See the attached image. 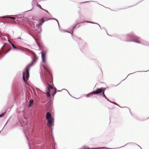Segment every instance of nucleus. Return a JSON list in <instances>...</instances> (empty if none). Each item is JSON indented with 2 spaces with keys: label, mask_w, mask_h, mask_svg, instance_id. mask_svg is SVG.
I'll return each instance as SVG.
<instances>
[{
  "label": "nucleus",
  "mask_w": 149,
  "mask_h": 149,
  "mask_svg": "<svg viewBox=\"0 0 149 149\" xmlns=\"http://www.w3.org/2000/svg\"><path fill=\"white\" fill-rule=\"evenodd\" d=\"M47 86L46 90V92L47 94V96L49 97L50 96V90H53L54 91L53 93L52 94L53 96H54L56 92V88H53V87L48 83H47Z\"/></svg>",
  "instance_id": "f257e3e1"
},
{
  "label": "nucleus",
  "mask_w": 149,
  "mask_h": 149,
  "mask_svg": "<svg viewBox=\"0 0 149 149\" xmlns=\"http://www.w3.org/2000/svg\"><path fill=\"white\" fill-rule=\"evenodd\" d=\"M46 119L47 120V123L50 127L54 125V119L52 117V115L49 112L47 113Z\"/></svg>",
  "instance_id": "f03ea898"
},
{
  "label": "nucleus",
  "mask_w": 149,
  "mask_h": 149,
  "mask_svg": "<svg viewBox=\"0 0 149 149\" xmlns=\"http://www.w3.org/2000/svg\"><path fill=\"white\" fill-rule=\"evenodd\" d=\"M33 65V63H31L26 68V80H27L29 77V70L31 67Z\"/></svg>",
  "instance_id": "7ed1b4c3"
},
{
  "label": "nucleus",
  "mask_w": 149,
  "mask_h": 149,
  "mask_svg": "<svg viewBox=\"0 0 149 149\" xmlns=\"http://www.w3.org/2000/svg\"><path fill=\"white\" fill-rule=\"evenodd\" d=\"M102 88H97V90L93 91L92 93H90L88 95H92V94L97 95L101 93L102 91Z\"/></svg>",
  "instance_id": "20e7f679"
},
{
  "label": "nucleus",
  "mask_w": 149,
  "mask_h": 149,
  "mask_svg": "<svg viewBox=\"0 0 149 149\" xmlns=\"http://www.w3.org/2000/svg\"><path fill=\"white\" fill-rule=\"evenodd\" d=\"M42 54V61L43 62L45 63V62L46 55L45 53L42 52L41 53Z\"/></svg>",
  "instance_id": "39448f33"
},
{
  "label": "nucleus",
  "mask_w": 149,
  "mask_h": 149,
  "mask_svg": "<svg viewBox=\"0 0 149 149\" xmlns=\"http://www.w3.org/2000/svg\"><path fill=\"white\" fill-rule=\"evenodd\" d=\"M45 21L43 18H41L39 20V22L40 25H42V24Z\"/></svg>",
  "instance_id": "423d86ee"
},
{
  "label": "nucleus",
  "mask_w": 149,
  "mask_h": 149,
  "mask_svg": "<svg viewBox=\"0 0 149 149\" xmlns=\"http://www.w3.org/2000/svg\"><path fill=\"white\" fill-rule=\"evenodd\" d=\"M104 148L103 147V148H90L88 147L84 146L83 147L81 148L80 149H99V148Z\"/></svg>",
  "instance_id": "0eeeda50"
},
{
  "label": "nucleus",
  "mask_w": 149,
  "mask_h": 149,
  "mask_svg": "<svg viewBox=\"0 0 149 149\" xmlns=\"http://www.w3.org/2000/svg\"><path fill=\"white\" fill-rule=\"evenodd\" d=\"M33 100H31L29 102V107H30L33 104Z\"/></svg>",
  "instance_id": "6e6552de"
},
{
  "label": "nucleus",
  "mask_w": 149,
  "mask_h": 149,
  "mask_svg": "<svg viewBox=\"0 0 149 149\" xmlns=\"http://www.w3.org/2000/svg\"><path fill=\"white\" fill-rule=\"evenodd\" d=\"M10 43H11V44L12 46L13 47L14 49H19L17 47H16L12 43L10 42Z\"/></svg>",
  "instance_id": "1a4fd4ad"
},
{
  "label": "nucleus",
  "mask_w": 149,
  "mask_h": 149,
  "mask_svg": "<svg viewBox=\"0 0 149 149\" xmlns=\"http://www.w3.org/2000/svg\"><path fill=\"white\" fill-rule=\"evenodd\" d=\"M25 72H24L23 73V80L25 81H27V80L25 79L24 75H25Z\"/></svg>",
  "instance_id": "9d476101"
},
{
  "label": "nucleus",
  "mask_w": 149,
  "mask_h": 149,
  "mask_svg": "<svg viewBox=\"0 0 149 149\" xmlns=\"http://www.w3.org/2000/svg\"><path fill=\"white\" fill-rule=\"evenodd\" d=\"M102 94H103V95L104 97L107 100H109L107 99L106 97L105 96V95L104 94V91L102 92Z\"/></svg>",
  "instance_id": "9b49d317"
},
{
  "label": "nucleus",
  "mask_w": 149,
  "mask_h": 149,
  "mask_svg": "<svg viewBox=\"0 0 149 149\" xmlns=\"http://www.w3.org/2000/svg\"><path fill=\"white\" fill-rule=\"evenodd\" d=\"M11 49H12L11 47H10L8 50H7L6 51H5V53H7L9 51H10Z\"/></svg>",
  "instance_id": "f8f14e48"
},
{
  "label": "nucleus",
  "mask_w": 149,
  "mask_h": 149,
  "mask_svg": "<svg viewBox=\"0 0 149 149\" xmlns=\"http://www.w3.org/2000/svg\"><path fill=\"white\" fill-rule=\"evenodd\" d=\"M7 18H10L13 19H15V18L14 17H7Z\"/></svg>",
  "instance_id": "ddd939ff"
},
{
  "label": "nucleus",
  "mask_w": 149,
  "mask_h": 149,
  "mask_svg": "<svg viewBox=\"0 0 149 149\" xmlns=\"http://www.w3.org/2000/svg\"><path fill=\"white\" fill-rule=\"evenodd\" d=\"M5 113H2V114H1V115H0V118L1 117H2L3 116H4V115Z\"/></svg>",
  "instance_id": "4468645a"
},
{
  "label": "nucleus",
  "mask_w": 149,
  "mask_h": 149,
  "mask_svg": "<svg viewBox=\"0 0 149 149\" xmlns=\"http://www.w3.org/2000/svg\"><path fill=\"white\" fill-rule=\"evenodd\" d=\"M135 42H137L138 43H140V42L138 40H136L134 41Z\"/></svg>",
  "instance_id": "2eb2a0df"
},
{
  "label": "nucleus",
  "mask_w": 149,
  "mask_h": 149,
  "mask_svg": "<svg viewBox=\"0 0 149 149\" xmlns=\"http://www.w3.org/2000/svg\"><path fill=\"white\" fill-rule=\"evenodd\" d=\"M43 67H44V68H45L46 69L47 71L49 73V74H50V73L49 71L47 69H46L45 66H44Z\"/></svg>",
  "instance_id": "dca6fc26"
},
{
  "label": "nucleus",
  "mask_w": 149,
  "mask_h": 149,
  "mask_svg": "<svg viewBox=\"0 0 149 149\" xmlns=\"http://www.w3.org/2000/svg\"><path fill=\"white\" fill-rule=\"evenodd\" d=\"M40 8H41V9H42V10H45V11H46V12H47V13L48 12V11H47V10H45L43 8H42L41 7V6H40Z\"/></svg>",
  "instance_id": "f3484780"
},
{
  "label": "nucleus",
  "mask_w": 149,
  "mask_h": 149,
  "mask_svg": "<svg viewBox=\"0 0 149 149\" xmlns=\"http://www.w3.org/2000/svg\"><path fill=\"white\" fill-rule=\"evenodd\" d=\"M26 51H29V52H31L29 50L27 49H26Z\"/></svg>",
  "instance_id": "a211bd4d"
},
{
  "label": "nucleus",
  "mask_w": 149,
  "mask_h": 149,
  "mask_svg": "<svg viewBox=\"0 0 149 149\" xmlns=\"http://www.w3.org/2000/svg\"><path fill=\"white\" fill-rule=\"evenodd\" d=\"M4 18H6V16H5V17H4Z\"/></svg>",
  "instance_id": "6ab92c4d"
}]
</instances>
